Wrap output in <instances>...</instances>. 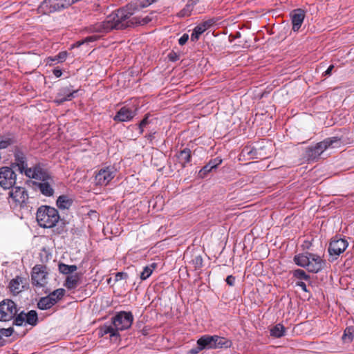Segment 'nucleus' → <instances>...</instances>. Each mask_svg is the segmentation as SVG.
<instances>
[{
	"instance_id": "f257e3e1",
	"label": "nucleus",
	"mask_w": 354,
	"mask_h": 354,
	"mask_svg": "<svg viewBox=\"0 0 354 354\" xmlns=\"http://www.w3.org/2000/svg\"><path fill=\"white\" fill-rule=\"evenodd\" d=\"M157 0H136L125 7L118 9L110 15L106 20L95 24L89 28V31L97 33H106L113 29L122 30L129 27L144 26L151 21L149 16L140 18L133 17L138 11L146 8Z\"/></svg>"
},
{
	"instance_id": "f03ea898",
	"label": "nucleus",
	"mask_w": 354,
	"mask_h": 354,
	"mask_svg": "<svg viewBox=\"0 0 354 354\" xmlns=\"http://www.w3.org/2000/svg\"><path fill=\"white\" fill-rule=\"evenodd\" d=\"M36 219L41 227H53L59 220L58 211L48 205H41L37 209Z\"/></svg>"
},
{
	"instance_id": "7ed1b4c3",
	"label": "nucleus",
	"mask_w": 354,
	"mask_h": 354,
	"mask_svg": "<svg viewBox=\"0 0 354 354\" xmlns=\"http://www.w3.org/2000/svg\"><path fill=\"white\" fill-rule=\"evenodd\" d=\"M340 145L341 140L338 137L328 138L317 143L316 145L307 148L306 150V157L308 160L313 161L317 159L327 149L339 147Z\"/></svg>"
},
{
	"instance_id": "20e7f679",
	"label": "nucleus",
	"mask_w": 354,
	"mask_h": 354,
	"mask_svg": "<svg viewBox=\"0 0 354 354\" xmlns=\"http://www.w3.org/2000/svg\"><path fill=\"white\" fill-rule=\"evenodd\" d=\"M48 272L47 267L44 265L37 264L31 272L32 284L37 288H44L48 283Z\"/></svg>"
},
{
	"instance_id": "39448f33",
	"label": "nucleus",
	"mask_w": 354,
	"mask_h": 354,
	"mask_svg": "<svg viewBox=\"0 0 354 354\" xmlns=\"http://www.w3.org/2000/svg\"><path fill=\"white\" fill-rule=\"evenodd\" d=\"M16 304L10 299H4L0 302V321L8 322L15 319L18 313Z\"/></svg>"
},
{
	"instance_id": "423d86ee",
	"label": "nucleus",
	"mask_w": 354,
	"mask_h": 354,
	"mask_svg": "<svg viewBox=\"0 0 354 354\" xmlns=\"http://www.w3.org/2000/svg\"><path fill=\"white\" fill-rule=\"evenodd\" d=\"M133 321L131 312L120 311L112 318L116 330H124L131 327Z\"/></svg>"
},
{
	"instance_id": "0eeeda50",
	"label": "nucleus",
	"mask_w": 354,
	"mask_h": 354,
	"mask_svg": "<svg viewBox=\"0 0 354 354\" xmlns=\"http://www.w3.org/2000/svg\"><path fill=\"white\" fill-rule=\"evenodd\" d=\"M17 174L10 167H1L0 168V186L3 189H10L16 183Z\"/></svg>"
},
{
	"instance_id": "6e6552de",
	"label": "nucleus",
	"mask_w": 354,
	"mask_h": 354,
	"mask_svg": "<svg viewBox=\"0 0 354 354\" xmlns=\"http://www.w3.org/2000/svg\"><path fill=\"white\" fill-rule=\"evenodd\" d=\"M13 155L14 162L11 164V167L17 169L20 174L25 175L26 170L29 169L26 153L20 148L15 147Z\"/></svg>"
},
{
	"instance_id": "1a4fd4ad",
	"label": "nucleus",
	"mask_w": 354,
	"mask_h": 354,
	"mask_svg": "<svg viewBox=\"0 0 354 354\" xmlns=\"http://www.w3.org/2000/svg\"><path fill=\"white\" fill-rule=\"evenodd\" d=\"M38 322L37 313L35 310H30L25 313L24 311L20 312L13 321V325L17 326H25L29 324L35 326Z\"/></svg>"
},
{
	"instance_id": "9d476101",
	"label": "nucleus",
	"mask_w": 354,
	"mask_h": 354,
	"mask_svg": "<svg viewBox=\"0 0 354 354\" xmlns=\"http://www.w3.org/2000/svg\"><path fill=\"white\" fill-rule=\"evenodd\" d=\"M9 192V196L16 205L20 207L24 206L28 200V194L25 187L21 186H13Z\"/></svg>"
},
{
	"instance_id": "9b49d317",
	"label": "nucleus",
	"mask_w": 354,
	"mask_h": 354,
	"mask_svg": "<svg viewBox=\"0 0 354 354\" xmlns=\"http://www.w3.org/2000/svg\"><path fill=\"white\" fill-rule=\"evenodd\" d=\"M25 176L29 178L38 180H45L50 178V175L40 162L36 163L32 167L26 170Z\"/></svg>"
},
{
	"instance_id": "f8f14e48",
	"label": "nucleus",
	"mask_w": 354,
	"mask_h": 354,
	"mask_svg": "<svg viewBox=\"0 0 354 354\" xmlns=\"http://www.w3.org/2000/svg\"><path fill=\"white\" fill-rule=\"evenodd\" d=\"M116 170L112 166L101 168L95 175L96 184L98 185H107L114 178Z\"/></svg>"
},
{
	"instance_id": "ddd939ff",
	"label": "nucleus",
	"mask_w": 354,
	"mask_h": 354,
	"mask_svg": "<svg viewBox=\"0 0 354 354\" xmlns=\"http://www.w3.org/2000/svg\"><path fill=\"white\" fill-rule=\"evenodd\" d=\"M61 5L60 0H44L38 7L37 11L39 14H50L64 9Z\"/></svg>"
},
{
	"instance_id": "4468645a",
	"label": "nucleus",
	"mask_w": 354,
	"mask_h": 354,
	"mask_svg": "<svg viewBox=\"0 0 354 354\" xmlns=\"http://www.w3.org/2000/svg\"><path fill=\"white\" fill-rule=\"evenodd\" d=\"M348 245V242L345 239H333L330 242L328 252L330 256H339L346 250Z\"/></svg>"
},
{
	"instance_id": "2eb2a0df",
	"label": "nucleus",
	"mask_w": 354,
	"mask_h": 354,
	"mask_svg": "<svg viewBox=\"0 0 354 354\" xmlns=\"http://www.w3.org/2000/svg\"><path fill=\"white\" fill-rule=\"evenodd\" d=\"M54 180L52 176L48 180H41V182H33V185L38 188L41 194L50 197L54 194Z\"/></svg>"
},
{
	"instance_id": "dca6fc26",
	"label": "nucleus",
	"mask_w": 354,
	"mask_h": 354,
	"mask_svg": "<svg viewBox=\"0 0 354 354\" xmlns=\"http://www.w3.org/2000/svg\"><path fill=\"white\" fill-rule=\"evenodd\" d=\"M136 109L128 106H122L113 118L116 122H127L131 120L136 115Z\"/></svg>"
},
{
	"instance_id": "f3484780",
	"label": "nucleus",
	"mask_w": 354,
	"mask_h": 354,
	"mask_svg": "<svg viewBox=\"0 0 354 354\" xmlns=\"http://www.w3.org/2000/svg\"><path fill=\"white\" fill-rule=\"evenodd\" d=\"M309 258L308 272L317 273L325 267L326 261L320 256L311 253Z\"/></svg>"
},
{
	"instance_id": "a211bd4d",
	"label": "nucleus",
	"mask_w": 354,
	"mask_h": 354,
	"mask_svg": "<svg viewBox=\"0 0 354 354\" xmlns=\"http://www.w3.org/2000/svg\"><path fill=\"white\" fill-rule=\"evenodd\" d=\"M77 92V90H73L72 86L62 88L57 93L55 102L61 104L66 101H70L75 97L74 94Z\"/></svg>"
},
{
	"instance_id": "6ab92c4d",
	"label": "nucleus",
	"mask_w": 354,
	"mask_h": 354,
	"mask_svg": "<svg viewBox=\"0 0 354 354\" xmlns=\"http://www.w3.org/2000/svg\"><path fill=\"white\" fill-rule=\"evenodd\" d=\"M214 22V19H208L196 26L191 35V40L193 41H197L200 35L210 28Z\"/></svg>"
},
{
	"instance_id": "aec40b11",
	"label": "nucleus",
	"mask_w": 354,
	"mask_h": 354,
	"mask_svg": "<svg viewBox=\"0 0 354 354\" xmlns=\"http://www.w3.org/2000/svg\"><path fill=\"white\" fill-rule=\"evenodd\" d=\"M292 30L296 32L301 28L305 18V12L302 9L295 10L290 15Z\"/></svg>"
},
{
	"instance_id": "412c9836",
	"label": "nucleus",
	"mask_w": 354,
	"mask_h": 354,
	"mask_svg": "<svg viewBox=\"0 0 354 354\" xmlns=\"http://www.w3.org/2000/svg\"><path fill=\"white\" fill-rule=\"evenodd\" d=\"M81 283V275L80 274H75L68 275L64 283V287L68 290L75 289Z\"/></svg>"
},
{
	"instance_id": "4be33fe9",
	"label": "nucleus",
	"mask_w": 354,
	"mask_h": 354,
	"mask_svg": "<svg viewBox=\"0 0 354 354\" xmlns=\"http://www.w3.org/2000/svg\"><path fill=\"white\" fill-rule=\"evenodd\" d=\"M214 335H205L199 338L197 341L198 345V350L205 348H213L214 346Z\"/></svg>"
},
{
	"instance_id": "5701e85b",
	"label": "nucleus",
	"mask_w": 354,
	"mask_h": 354,
	"mask_svg": "<svg viewBox=\"0 0 354 354\" xmlns=\"http://www.w3.org/2000/svg\"><path fill=\"white\" fill-rule=\"evenodd\" d=\"M23 281L24 279L20 277H17L10 281L9 288L14 295L19 294L24 290Z\"/></svg>"
},
{
	"instance_id": "b1692460",
	"label": "nucleus",
	"mask_w": 354,
	"mask_h": 354,
	"mask_svg": "<svg viewBox=\"0 0 354 354\" xmlns=\"http://www.w3.org/2000/svg\"><path fill=\"white\" fill-rule=\"evenodd\" d=\"M310 254L311 253L306 252L295 255L294 257V261L297 266L306 268L308 270L310 259L309 257Z\"/></svg>"
},
{
	"instance_id": "393cba45",
	"label": "nucleus",
	"mask_w": 354,
	"mask_h": 354,
	"mask_svg": "<svg viewBox=\"0 0 354 354\" xmlns=\"http://www.w3.org/2000/svg\"><path fill=\"white\" fill-rule=\"evenodd\" d=\"M56 304V301L54 299L48 297V295L41 297L38 303L37 307L41 310H48L53 307Z\"/></svg>"
},
{
	"instance_id": "a878e982",
	"label": "nucleus",
	"mask_w": 354,
	"mask_h": 354,
	"mask_svg": "<svg viewBox=\"0 0 354 354\" xmlns=\"http://www.w3.org/2000/svg\"><path fill=\"white\" fill-rule=\"evenodd\" d=\"M214 344H215L213 348H229L232 345L231 341L218 335H214Z\"/></svg>"
},
{
	"instance_id": "bb28decb",
	"label": "nucleus",
	"mask_w": 354,
	"mask_h": 354,
	"mask_svg": "<svg viewBox=\"0 0 354 354\" xmlns=\"http://www.w3.org/2000/svg\"><path fill=\"white\" fill-rule=\"evenodd\" d=\"M191 150L188 148H185L180 151L178 155V158L182 165L183 167H185L186 165L191 161Z\"/></svg>"
},
{
	"instance_id": "cd10ccee",
	"label": "nucleus",
	"mask_w": 354,
	"mask_h": 354,
	"mask_svg": "<svg viewBox=\"0 0 354 354\" xmlns=\"http://www.w3.org/2000/svg\"><path fill=\"white\" fill-rule=\"evenodd\" d=\"M59 271L64 274L71 275L73 272L77 270L75 265H66L64 263H59L58 265Z\"/></svg>"
},
{
	"instance_id": "c85d7f7f",
	"label": "nucleus",
	"mask_w": 354,
	"mask_h": 354,
	"mask_svg": "<svg viewBox=\"0 0 354 354\" xmlns=\"http://www.w3.org/2000/svg\"><path fill=\"white\" fill-rule=\"evenodd\" d=\"M285 330L286 328L282 324H277L270 329V335L279 338L285 335Z\"/></svg>"
},
{
	"instance_id": "c756f323",
	"label": "nucleus",
	"mask_w": 354,
	"mask_h": 354,
	"mask_svg": "<svg viewBox=\"0 0 354 354\" xmlns=\"http://www.w3.org/2000/svg\"><path fill=\"white\" fill-rule=\"evenodd\" d=\"M72 204L71 200L67 196H59L57 200V205L60 209H68Z\"/></svg>"
},
{
	"instance_id": "7c9ffc66",
	"label": "nucleus",
	"mask_w": 354,
	"mask_h": 354,
	"mask_svg": "<svg viewBox=\"0 0 354 354\" xmlns=\"http://www.w3.org/2000/svg\"><path fill=\"white\" fill-rule=\"evenodd\" d=\"M100 333L102 335L109 334L111 337H118L119 335L118 330H116L115 326L111 325H104L100 328Z\"/></svg>"
},
{
	"instance_id": "2f4dec72",
	"label": "nucleus",
	"mask_w": 354,
	"mask_h": 354,
	"mask_svg": "<svg viewBox=\"0 0 354 354\" xmlns=\"http://www.w3.org/2000/svg\"><path fill=\"white\" fill-rule=\"evenodd\" d=\"M194 2L192 0L188 1L185 6L179 12L178 16L181 17L189 16L193 10Z\"/></svg>"
},
{
	"instance_id": "473e14b6",
	"label": "nucleus",
	"mask_w": 354,
	"mask_h": 354,
	"mask_svg": "<svg viewBox=\"0 0 354 354\" xmlns=\"http://www.w3.org/2000/svg\"><path fill=\"white\" fill-rule=\"evenodd\" d=\"M156 268V263H153L149 266H145L142 272L140 274V279L142 280H145L147 278H149L151 275L153 271L154 270V269Z\"/></svg>"
},
{
	"instance_id": "72a5a7b5",
	"label": "nucleus",
	"mask_w": 354,
	"mask_h": 354,
	"mask_svg": "<svg viewBox=\"0 0 354 354\" xmlns=\"http://www.w3.org/2000/svg\"><path fill=\"white\" fill-rule=\"evenodd\" d=\"M65 290L64 288H58L52 292H50L48 297L51 299H54L56 301V304L62 299L65 294Z\"/></svg>"
},
{
	"instance_id": "f704fd0d",
	"label": "nucleus",
	"mask_w": 354,
	"mask_h": 354,
	"mask_svg": "<svg viewBox=\"0 0 354 354\" xmlns=\"http://www.w3.org/2000/svg\"><path fill=\"white\" fill-rule=\"evenodd\" d=\"M293 276L299 279L309 281L310 277L306 272L301 269H297L293 271Z\"/></svg>"
},
{
	"instance_id": "c9c22d12",
	"label": "nucleus",
	"mask_w": 354,
	"mask_h": 354,
	"mask_svg": "<svg viewBox=\"0 0 354 354\" xmlns=\"http://www.w3.org/2000/svg\"><path fill=\"white\" fill-rule=\"evenodd\" d=\"M14 332V329L12 327H9L8 328H0V335L1 337L2 335L5 337H10ZM2 339L1 337L0 341ZM3 345V343H0V346H2Z\"/></svg>"
},
{
	"instance_id": "e433bc0d",
	"label": "nucleus",
	"mask_w": 354,
	"mask_h": 354,
	"mask_svg": "<svg viewBox=\"0 0 354 354\" xmlns=\"http://www.w3.org/2000/svg\"><path fill=\"white\" fill-rule=\"evenodd\" d=\"M342 339L344 341H348V342H351L353 339V331H352V328H346V330H344V333L342 336Z\"/></svg>"
},
{
	"instance_id": "4c0bfd02",
	"label": "nucleus",
	"mask_w": 354,
	"mask_h": 354,
	"mask_svg": "<svg viewBox=\"0 0 354 354\" xmlns=\"http://www.w3.org/2000/svg\"><path fill=\"white\" fill-rule=\"evenodd\" d=\"M67 52L62 51L58 55H55L53 58H50L52 61H57L59 62H64L67 57Z\"/></svg>"
},
{
	"instance_id": "58836bf2",
	"label": "nucleus",
	"mask_w": 354,
	"mask_h": 354,
	"mask_svg": "<svg viewBox=\"0 0 354 354\" xmlns=\"http://www.w3.org/2000/svg\"><path fill=\"white\" fill-rule=\"evenodd\" d=\"M14 142L13 140L9 138L0 140V149L7 148Z\"/></svg>"
},
{
	"instance_id": "ea45409f",
	"label": "nucleus",
	"mask_w": 354,
	"mask_h": 354,
	"mask_svg": "<svg viewBox=\"0 0 354 354\" xmlns=\"http://www.w3.org/2000/svg\"><path fill=\"white\" fill-rule=\"evenodd\" d=\"M212 169V166H209L207 164L199 171L198 175L201 178H205Z\"/></svg>"
},
{
	"instance_id": "a19ab883",
	"label": "nucleus",
	"mask_w": 354,
	"mask_h": 354,
	"mask_svg": "<svg viewBox=\"0 0 354 354\" xmlns=\"http://www.w3.org/2000/svg\"><path fill=\"white\" fill-rule=\"evenodd\" d=\"M192 263L194 266L195 269H199L203 266V259L201 255L196 256L192 259Z\"/></svg>"
},
{
	"instance_id": "79ce46f5",
	"label": "nucleus",
	"mask_w": 354,
	"mask_h": 354,
	"mask_svg": "<svg viewBox=\"0 0 354 354\" xmlns=\"http://www.w3.org/2000/svg\"><path fill=\"white\" fill-rule=\"evenodd\" d=\"M149 124V116L146 115L139 124L140 133H143V129Z\"/></svg>"
},
{
	"instance_id": "37998d69",
	"label": "nucleus",
	"mask_w": 354,
	"mask_h": 354,
	"mask_svg": "<svg viewBox=\"0 0 354 354\" xmlns=\"http://www.w3.org/2000/svg\"><path fill=\"white\" fill-rule=\"evenodd\" d=\"M128 278V274L124 272H118L115 274V281L118 282L122 279H127Z\"/></svg>"
},
{
	"instance_id": "c03bdc74",
	"label": "nucleus",
	"mask_w": 354,
	"mask_h": 354,
	"mask_svg": "<svg viewBox=\"0 0 354 354\" xmlns=\"http://www.w3.org/2000/svg\"><path fill=\"white\" fill-rule=\"evenodd\" d=\"M222 162V160L219 158H216L213 160H211L207 165L209 166H212L213 169L216 168L219 165H221Z\"/></svg>"
},
{
	"instance_id": "a18cd8bd",
	"label": "nucleus",
	"mask_w": 354,
	"mask_h": 354,
	"mask_svg": "<svg viewBox=\"0 0 354 354\" xmlns=\"http://www.w3.org/2000/svg\"><path fill=\"white\" fill-rule=\"evenodd\" d=\"M99 38H100V36L96 35L88 36L85 39H84V41H85L86 43L93 42V41L97 40Z\"/></svg>"
},
{
	"instance_id": "49530a36",
	"label": "nucleus",
	"mask_w": 354,
	"mask_h": 354,
	"mask_svg": "<svg viewBox=\"0 0 354 354\" xmlns=\"http://www.w3.org/2000/svg\"><path fill=\"white\" fill-rule=\"evenodd\" d=\"M189 39V35L187 34H183L180 38L178 39V44L180 45V46H183L184 44H186V42Z\"/></svg>"
},
{
	"instance_id": "de8ad7c7",
	"label": "nucleus",
	"mask_w": 354,
	"mask_h": 354,
	"mask_svg": "<svg viewBox=\"0 0 354 354\" xmlns=\"http://www.w3.org/2000/svg\"><path fill=\"white\" fill-rule=\"evenodd\" d=\"M225 281L229 286H233L235 282V277H233L232 275H229L227 277Z\"/></svg>"
},
{
	"instance_id": "09e8293b",
	"label": "nucleus",
	"mask_w": 354,
	"mask_h": 354,
	"mask_svg": "<svg viewBox=\"0 0 354 354\" xmlns=\"http://www.w3.org/2000/svg\"><path fill=\"white\" fill-rule=\"evenodd\" d=\"M296 285L297 286H299L304 291L308 292V290H307L306 285V283L304 282H303V281H298V282H297Z\"/></svg>"
},
{
	"instance_id": "8fccbe9b",
	"label": "nucleus",
	"mask_w": 354,
	"mask_h": 354,
	"mask_svg": "<svg viewBox=\"0 0 354 354\" xmlns=\"http://www.w3.org/2000/svg\"><path fill=\"white\" fill-rule=\"evenodd\" d=\"M53 75L57 77H59L62 74V72L60 69H58V68H55L53 71Z\"/></svg>"
},
{
	"instance_id": "3c124183",
	"label": "nucleus",
	"mask_w": 354,
	"mask_h": 354,
	"mask_svg": "<svg viewBox=\"0 0 354 354\" xmlns=\"http://www.w3.org/2000/svg\"><path fill=\"white\" fill-rule=\"evenodd\" d=\"M169 58L170 60L174 62L178 59V56L175 53H171L169 54Z\"/></svg>"
},
{
	"instance_id": "603ef678",
	"label": "nucleus",
	"mask_w": 354,
	"mask_h": 354,
	"mask_svg": "<svg viewBox=\"0 0 354 354\" xmlns=\"http://www.w3.org/2000/svg\"><path fill=\"white\" fill-rule=\"evenodd\" d=\"M334 68V66L333 65H330L328 69L324 72V75H330L331 73V71L333 70V68Z\"/></svg>"
},
{
	"instance_id": "864d4df0",
	"label": "nucleus",
	"mask_w": 354,
	"mask_h": 354,
	"mask_svg": "<svg viewBox=\"0 0 354 354\" xmlns=\"http://www.w3.org/2000/svg\"><path fill=\"white\" fill-rule=\"evenodd\" d=\"M86 42L84 41V39L77 41L73 46L79 47L82 46V44H85Z\"/></svg>"
},
{
	"instance_id": "5fc2aeb1",
	"label": "nucleus",
	"mask_w": 354,
	"mask_h": 354,
	"mask_svg": "<svg viewBox=\"0 0 354 354\" xmlns=\"http://www.w3.org/2000/svg\"><path fill=\"white\" fill-rule=\"evenodd\" d=\"M200 351V350H198V348H195V349H192V350L189 351V353H190L191 354H196V353H198V351Z\"/></svg>"
},
{
	"instance_id": "6e6d98bb",
	"label": "nucleus",
	"mask_w": 354,
	"mask_h": 354,
	"mask_svg": "<svg viewBox=\"0 0 354 354\" xmlns=\"http://www.w3.org/2000/svg\"><path fill=\"white\" fill-rule=\"evenodd\" d=\"M149 137H150L151 138H153V136L152 134H150V135H149Z\"/></svg>"
}]
</instances>
